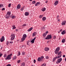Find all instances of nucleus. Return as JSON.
Returning a JSON list of instances; mask_svg holds the SVG:
<instances>
[{
	"instance_id": "nucleus-18",
	"label": "nucleus",
	"mask_w": 66,
	"mask_h": 66,
	"mask_svg": "<svg viewBox=\"0 0 66 66\" xmlns=\"http://www.w3.org/2000/svg\"><path fill=\"white\" fill-rule=\"evenodd\" d=\"M25 16H28L29 15V13L26 12L25 13Z\"/></svg>"
},
{
	"instance_id": "nucleus-9",
	"label": "nucleus",
	"mask_w": 66,
	"mask_h": 66,
	"mask_svg": "<svg viewBox=\"0 0 66 66\" xmlns=\"http://www.w3.org/2000/svg\"><path fill=\"white\" fill-rule=\"evenodd\" d=\"M66 21L65 20L64 21H63L62 22V23L61 24L62 26H63V25H65V24H66Z\"/></svg>"
},
{
	"instance_id": "nucleus-34",
	"label": "nucleus",
	"mask_w": 66,
	"mask_h": 66,
	"mask_svg": "<svg viewBox=\"0 0 66 66\" xmlns=\"http://www.w3.org/2000/svg\"><path fill=\"white\" fill-rule=\"evenodd\" d=\"M11 4H9L8 6V7H11Z\"/></svg>"
},
{
	"instance_id": "nucleus-38",
	"label": "nucleus",
	"mask_w": 66,
	"mask_h": 66,
	"mask_svg": "<svg viewBox=\"0 0 66 66\" xmlns=\"http://www.w3.org/2000/svg\"><path fill=\"white\" fill-rule=\"evenodd\" d=\"M39 17L40 18H42V17H43V15H40V16H39Z\"/></svg>"
},
{
	"instance_id": "nucleus-47",
	"label": "nucleus",
	"mask_w": 66,
	"mask_h": 66,
	"mask_svg": "<svg viewBox=\"0 0 66 66\" xmlns=\"http://www.w3.org/2000/svg\"><path fill=\"white\" fill-rule=\"evenodd\" d=\"M12 27L13 28L14 27H15V25H13L12 26Z\"/></svg>"
},
{
	"instance_id": "nucleus-43",
	"label": "nucleus",
	"mask_w": 66,
	"mask_h": 66,
	"mask_svg": "<svg viewBox=\"0 0 66 66\" xmlns=\"http://www.w3.org/2000/svg\"><path fill=\"white\" fill-rule=\"evenodd\" d=\"M16 27H13L12 29L13 30H14V29H16Z\"/></svg>"
},
{
	"instance_id": "nucleus-3",
	"label": "nucleus",
	"mask_w": 66,
	"mask_h": 66,
	"mask_svg": "<svg viewBox=\"0 0 66 66\" xmlns=\"http://www.w3.org/2000/svg\"><path fill=\"white\" fill-rule=\"evenodd\" d=\"M27 36L26 34H24L23 35L21 39L22 42H23L25 40V39L27 38Z\"/></svg>"
},
{
	"instance_id": "nucleus-26",
	"label": "nucleus",
	"mask_w": 66,
	"mask_h": 66,
	"mask_svg": "<svg viewBox=\"0 0 66 66\" xmlns=\"http://www.w3.org/2000/svg\"><path fill=\"white\" fill-rule=\"evenodd\" d=\"M16 56H14V57H13V59L14 60H16Z\"/></svg>"
},
{
	"instance_id": "nucleus-22",
	"label": "nucleus",
	"mask_w": 66,
	"mask_h": 66,
	"mask_svg": "<svg viewBox=\"0 0 66 66\" xmlns=\"http://www.w3.org/2000/svg\"><path fill=\"white\" fill-rule=\"evenodd\" d=\"M46 20V17H43L42 18V20L43 21H45Z\"/></svg>"
},
{
	"instance_id": "nucleus-6",
	"label": "nucleus",
	"mask_w": 66,
	"mask_h": 66,
	"mask_svg": "<svg viewBox=\"0 0 66 66\" xmlns=\"http://www.w3.org/2000/svg\"><path fill=\"white\" fill-rule=\"evenodd\" d=\"M11 39V40H14L15 38V35L14 34H12L11 35V36H10Z\"/></svg>"
},
{
	"instance_id": "nucleus-23",
	"label": "nucleus",
	"mask_w": 66,
	"mask_h": 66,
	"mask_svg": "<svg viewBox=\"0 0 66 66\" xmlns=\"http://www.w3.org/2000/svg\"><path fill=\"white\" fill-rule=\"evenodd\" d=\"M62 34L63 35L64 34H65V30H63L62 32H61Z\"/></svg>"
},
{
	"instance_id": "nucleus-44",
	"label": "nucleus",
	"mask_w": 66,
	"mask_h": 66,
	"mask_svg": "<svg viewBox=\"0 0 66 66\" xmlns=\"http://www.w3.org/2000/svg\"><path fill=\"white\" fill-rule=\"evenodd\" d=\"M18 53H19V55H20V52H18Z\"/></svg>"
},
{
	"instance_id": "nucleus-42",
	"label": "nucleus",
	"mask_w": 66,
	"mask_h": 66,
	"mask_svg": "<svg viewBox=\"0 0 66 66\" xmlns=\"http://www.w3.org/2000/svg\"><path fill=\"white\" fill-rule=\"evenodd\" d=\"M6 66H11V64H9L7 65Z\"/></svg>"
},
{
	"instance_id": "nucleus-58",
	"label": "nucleus",
	"mask_w": 66,
	"mask_h": 66,
	"mask_svg": "<svg viewBox=\"0 0 66 66\" xmlns=\"http://www.w3.org/2000/svg\"><path fill=\"white\" fill-rule=\"evenodd\" d=\"M47 2H48V1H46V3H47Z\"/></svg>"
},
{
	"instance_id": "nucleus-8",
	"label": "nucleus",
	"mask_w": 66,
	"mask_h": 66,
	"mask_svg": "<svg viewBox=\"0 0 66 66\" xmlns=\"http://www.w3.org/2000/svg\"><path fill=\"white\" fill-rule=\"evenodd\" d=\"M4 40H5L4 37V36H2L1 38L0 39L1 42H4Z\"/></svg>"
},
{
	"instance_id": "nucleus-51",
	"label": "nucleus",
	"mask_w": 66,
	"mask_h": 66,
	"mask_svg": "<svg viewBox=\"0 0 66 66\" xmlns=\"http://www.w3.org/2000/svg\"><path fill=\"white\" fill-rule=\"evenodd\" d=\"M26 26V24H24L23 25V27H25V26Z\"/></svg>"
},
{
	"instance_id": "nucleus-24",
	"label": "nucleus",
	"mask_w": 66,
	"mask_h": 66,
	"mask_svg": "<svg viewBox=\"0 0 66 66\" xmlns=\"http://www.w3.org/2000/svg\"><path fill=\"white\" fill-rule=\"evenodd\" d=\"M40 58L41 59V60L42 61L43 59H44V57L43 56H42L41 57H40Z\"/></svg>"
},
{
	"instance_id": "nucleus-2",
	"label": "nucleus",
	"mask_w": 66,
	"mask_h": 66,
	"mask_svg": "<svg viewBox=\"0 0 66 66\" xmlns=\"http://www.w3.org/2000/svg\"><path fill=\"white\" fill-rule=\"evenodd\" d=\"M11 12L9 11L8 12L6 15L5 16V17L6 18V19H9L10 17V15H11Z\"/></svg>"
},
{
	"instance_id": "nucleus-45",
	"label": "nucleus",
	"mask_w": 66,
	"mask_h": 66,
	"mask_svg": "<svg viewBox=\"0 0 66 66\" xmlns=\"http://www.w3.org/2000/svg\"><path fill=\"white\" fill-rule=\"evenodd\" d=\"M41 30H43V29H44V27H41Z\"/></svg>"
},
{
	"instance_id": "nucleus-20",
	"label": "nucleus",
	"mask_w": 66,
	"mask_h": 66,
	"mask_svg": "<svg viewBox=\"0 0 66 66\" xmlns=\"http://www.w3.org/2000/svg\"><path fill=\"white\" fill-rule=\"evenodd\" d=\"M65 39H63L62 41V43H65Z\"/></svg>"
},
{
	"instance_id": "nucleus-62",
	"label": "nucleus",
	"mask_w": 66,
	"mask_h": 66,
	"mask_svg": "<svg viewBox=\"0 0 66 66\" xmlns=\"http://www.w3.org/2000/svg\"><path fill=\"white\" fill-rule=\"evenodd\" d=\"M31 66H34V65H31Z\"/></svg>"
},
{
	"instance_id": "nucleus-15",
	"label": "nucleus",
	"mask_w": 66,
	"mask_h": 66,
	"mask_svg": "<svg viewBox=\"0 0 66 66\" xmlns=\"http://www.w3.org/2000/svg\"><path fill=\"white\" fill-rule=\"evenodd\" d=\"M40 2H37V3H36V4H35V6H37L38 5V4H40Z\"/></svg>"
},
{
	"instance_id": "nucleus-4",
	"label": "nucleus",
	"mask_w": 66,
	"mask_h": 66,
	"mask_svg": "<svg viewBox=\"0 0 66 66\" xmlns=\"http://www.w3.org/2000/svg\"><path fill=\"white\" fill-rule=\"evenodd\" d=\"M12 55V54H10L8 55L6 57V58L5 59L6 60H11V55Z\"/></svg>"
},
{
	"instance_id": "nucleus-33",
	"label": "nucleus",
	"mask_w": 66,
	"mask_h": 66,
	"mask_svg": "<svg viewBox=\"0 0 66 66\" xmlns=\"http://www.w3.org/2000/svg\"><path fill=\"white\" fill-rule=\"evenodd\" d=\"M6 45L7 46H8L9 45V42L7 41L6 42Z\"/></svg>"
},
{
	"instance_id": "nucleus-56",
	"label": "nucleus",
	"mask_w": 66,
	"mask_h": 66,
	"mask_svg": "<svg viewBox=\"0 0 66 66\" xmlns=\"http://www.w3.org/2000/svg\"><path fill=\"white\" fill-rule=\"evenodd\" d=\"M65 61L66 62V58L65 59Z\"/></svg>"
},
{
	"instance_id": "nucleus-52",
	"label": "nucleus",
	"mask_w": 66,
	"mask_h": 66,
	"mask_svg": "<svg viewBox=\"0 0 66 66\" xmlns=\"http://www.w3.org/2000/svg\"><path fill=\"white\" fill-rule=\"evenodd\" d=\"M63 57H65V55H63Z\"/></svg>"
},
{
	"instance_id": "nucleus-31",
	"label": "nucleus",
	"mask_w": 66,
	"mask_h": 66,
	"mask_svg": "<svg viewBox=\"0 0 66 66\" xmlns=\"http://www.w3.org/2000/svg\"><path fill=\"white\" fill-rule=\"evenodd\" d=\"M56 36H54L53 37V39H56Z\"/></svg>"
},
{
	"instance_id": "nucleus-55",
	"label": "nucleus",
	"mask_w": 66,
	"mask_h": 66,
	"mask_svg": "<svg viewBox=\"0 0 66 66\" xmlns=\"http://www.w3.org/2000/svg\"><path fill=\"white\" fill-rule=\"evenodd\" d=\"M62 29H61L60 30V32H61V31H62Z\"/></svg>"
},
{
	"instance_id": "nucleus-11",
	"label": "nucleus",
	"mask_w": 66,
	"mask_h": 66,
	"mask_svg": "<svg viewBox=\"0 0 66 66\" xmlns=\"http://www.w3.org/2000/svg\"><path fill=\"white\" fill-rule=\"evenodd\" d=\"M35 39H36V37H35L34 39H33L31 41V43H34V40H35Z\"/></svg>"
},
{
	"instance_id": "nucleus-61",
	"label": "nucleus",
	"mask_w": 66,
	"mask_h": 66,
	"mask_svg": "<svg viewBox=\"0 0 66 66\" xmlns=\"http://www.w3.org/2000/svg\"><path fill=\"white\" fill-rule=\"evenodd\" d=\"M29 44L28 43H27V45H29V44Z\"/></svg>"
},
{
	"instance_id": "nucleus-17",
	"label": "nucleus",
	"mask_w": 66,
	"mask_h": 66,
	"mask_svg": "<svg viewBox=\"0 0 66 66\" xmlns=\"http://www.w3.org/2000/svg\"><path fill=\"white\" fill-rule=\"evenodd\" d=\"M42 10L43 11V12H44L46 11V8L45 7H44L42 9Z\"/></svg>"
},
{
	"instance_id": "nucleus-48",
	"label": "nucleus",
	"mask_w": 66,
	"mask_h": 66,
	"mask_svg": "<svg viewBox=\"0 0 66 66\" xmlns=\"http://www.w3.org/2000/svg\"><path fill=\"white\" fill-rule=\"evenodd\" d=\"M36 62V61H35V60H34V63H35Z\"/></svg>"
},
{
	"instance_id": "nucleus-41",
	"label": "nucleus",
	"mask_w": 66,
	"mask_h": 66,
	"mask_svg": "<svg viewBox=\"0 0 66 66\" xmlns=\"http://www.w3.org/2000/svg\"><path fill=\"white\" fill-rule=\"evenodd\" d=\"M20 60H19L17 61L18 63H20Z\"/></svg>"
},
{
	"instance_id": "nucleus-49",
	"label": "nucleus",
	"mask_w": 66,
	"mask_h": 66,
	"mask_svg": "<svg viewBox=\"0 0 66 66\" xmlns=\"http://www.w3.org/2000/svg\"><path fill=\"white\" fill-rule=\"evenodd\" d=\"M13 41H11L10 42V44L11 43H12V44H13Z\"/></svg>"
},
{
	"instance_id": "nucleus-53",
	"label": "nucleus",
	"mask_w": 66,
	"mask_h": 66,
	"mask_svg": "<svg viewBox=\"0 0 66 66\" xmlns=\"http://www.w3.org/2000/svg\"><path fill=\"white\" fill-rule=\"evenodd\" d=\"M58 17H59V15L57 16L56 17L57 18Z\"/></svg>"
},
{
	"instance_id": "nucleus-35",
	"label": "nucleus",
	"mask_w": 66,
	"mask_h": 66,
	"mask_svg": "<svg viewBox=\"0 0 66 66\" xmlns=\"http://www.w3.org/2000/svg\"><path fill=\"white\" fill-rule=\"evenodd\" d=\"M25 52H22V54H23V55H24L25 54Z\"/></svg>"
},
{
	"instance_id": "nucleus-63",
	"label": "nucleus",
	"mask_w": 66,
	"mask_h": 66,
	"mask_svg": "<svg viewBox=\"0 0 66 66\" xmlns=\"http://www.w3.org/2000/svg\"><path fill=\"white\" fill-rule=\"evenodd\" d=\"M0 46H1V45H0Z\"/></svg>"
},
{
	"instance_id": "nucleus-60",
	"label": "nucleus",
	"mask_w": 66,
	"mask_h": 66,
	"mask_svg": "<svg viewBox=\"0 0 66 66\" xmlns=\"http://www.w3.org/2000/svg\"><path fill=\"white\" fill-rule=\"evenodd\" d=\"M32 0H29L30 1H32Z\"/></svg>"
},
{
	"instance_id": "nucleus-1",
	"label": "nucleus",
	"mask_w": 66,
	"mask_h": 66,
	"mask_svg": "<svg viewBox=\"0 0 66 66\" xmlns=\"http://www.w3.org/2000/svg\"><path fill=\"white\" fill-rule=\"evenodd\" d=\"M60 47H58L56 49L55 51V54H57V55H60V56L61 55V56H62V54H61L62 52L60 51L59 52V51L60 50Z\"/></svg>"
},
{
	"instance_id": "nucleus-5",
	"label": "nucleus",
	"mask_w": 66,
	"mask_h": 66,
	"mask_svg": "<svg viewBox=\"0 0 66 66\" xmlns=\"http://www.w3.org/2000/svg\"><path fill=\"white\" fill-rule=\"evenodd\" d=\"M52 37V35H47L46 37L45 38V39H51Z\"/></svg>"
},
{
	"instance_id": "nucleus-29",
	"label": "nucleus",
	"mask_w": 66,
	"mask_h": 66,
	"mask_svg": "<svg viewBox=\"0 0 66 66\" xmlns=\"http://www.w3.org/2000/svg\"><path fill=\"white\" fill-rule=\"evenodd\" d=\"M21 66H24V63H21Z\"/></svg>"
},
{
	"instance_id": "nucleus-39",
	"label": "nucleus",
	"mask_w": 66,
	"mask_h": 66,
	"mask_svg": "<svg viewBox=\"0 0 66 66\" xmlns=\"http://www.w3.org/2000/svg\"><path fill=\"white\" fill-rule=\"evenodd\" d=\"M6 56H6V55H4V58H6Z\"/></svg>"
},
{
	"instance_id": "nucleus-16",
	"label": "nucleus",
	"mask_w": 66,
	"mask_h": 66,
	"mask_svg": "<svg viewBox=\"0 0 66 66\" xmlns=\"http://www.w3.org/2000/svg\"><path fill=\"white\" fill-rule=\"evenodd\" d=\"M59 2H58V1H56L55 2L54 4L55 5H57V4H58V3Z\"/></svg>"
},
{
	"instance_id": "nucleus-21",
	"label": "nucleus",
	"mask_w": 66,
	"mask_h": 66,
	"mask_svg": "<svg viewBox=\"0 0 66 66\" xmlns=\"http://www.w3.org/2000/svg\"><path fill=\"white\" fill-rule=\"evenodd\" d=\"M36 32H34V33L32 34V36L33 37L35 36V35H36Z\"/></svg>"
},
{
	"instance_id": "nucleus-36",
	"label": "nucleus",
	"mask_w": 66,
	"mask_h": 66,
	"mask_svg": "<svg viewBox=\"0 0 66 66\" xmlns=\"http://www.w3.org/2000/svg\"><path fill=\"white\" fill-rule=\"evenodd\" d=\"M56 59V58L55 57L53 59V61H55V59Z\"/></svg>"
},
{
	"instance_id": "nucleus-40",
	"label": "nucleus",
	"mask_w": 66,
	"mask_h": 66,
	"mask_svg": "<svg viewBox=\"0 0 66 66\" xmlns=\"http://www.w3.org/2000/svg\"><path fill=\"white\" fill-rule=\"evenodd\" d=\"M42 66H46V64L43 63L42 65Z\"/></svg>"
},
{
	"instance_id": "nucleus-54",
	"label": "nucleus",
	"mask_w": 66,
	"mask_h": 66,
	"mask_svg": "<svg viewBox=\"0 0 66 66\" xmlns=\"http://www.w3.org/2000/svg\"><path fill=\"white\" fill-rule=\"evenodd\" d=\"M44 29H45L46 28V27H45V26L43 27Z\"/></svg>"
},
{
	"instance_id": "nucleus-13",
	"label": "nucleus",
	"mask_w": 66,
	"mask_h": 66,
	"mask_svg": "<svg viewBox=\"0 0 66 66\" xmlns=\"http://www.w3.org/2000/svg\"><path fill=\"white\" fill-rule=\"evenodd\" d=\"M32 29H33V28L31 27L28 29V32H30V31H31Z\"/></svg>"
},
{
	"instance_id": "nucleus-59",
	"label": "nucleus",
	"mask_w": 66,
	"mask_h": 66,
	"mask_svg": "<svg viewBox=\"0 0 66 66\" xmlns=\"http://www.w3.org/2000/svg\"><path fill=\"white\" fill-rule=\"evenodd\" d=\"M58 21H60V20L59 19H58Z\"/></svg>"
},
{
	"instance_id": "nucleus-7",
	"label": "nucleus",
	"mask_w": 66,
	"mask_h": 66,
	"mask_svg": "<svg viewBox=\"0 0 66 66\" xmlns=\"http://www.w3.org/2000/svg\"><path fill=\"white\" fill-rule=\"evenodd\" d=\"M62 58H60L58 59L57 60V62H56V64H59V63H60V62L62 61Z\"/></svg>"
},
{
	"instance_id": "nucleus-30",
	"label": "nucleus",
	"mask_w": 66,
	"mask_h": 66,
	"mask_svg": "<svg viewBox=\"0 0 66 66\" xmlns=\"http://www.w3.org/2000/svg\"><path fill=\"white\" fill-rule=\"evenodd\" d=\"M33 4H35L36 3V2L35 1H33L32 2Z\"/></svg>"
},
{
	"instance_id": "nucleus-19",
	"label": "nucleus",
	"mask_w": 66,
	"mask_h": 66,
	"mask_svg": "<svg viewBox=\"0 0 66 66\" xmlns=\"http://www.w3.org/2000/svg\"><path fill=\"white\" fill-rule=\"evenodd\" d=\"M61 57V55L59 56H57L56 57H55V58L56 59H59V58H60V57Z\"/></svg>"
},
{
	"instance_id": "nucleus-28",
	"label": "nucleus",
	"mask_w": 66,
	"mask_h": 66,
	"mask_svg": "<svg viewBox=\"0 0 66 66\" xmlns=\"http://www.w3.org/2000/svg\"><path fill=\"white\" fill-rule=\"evenodd\" d=\"M23 10H24V7H23L21 8V11H23Z\"/></svg>"
},
{
	"instance_id": "nucleus-37",
	"label": "nucleus",
	"mask_w": 66,
	"mask_h": 66,
	"mask_svg": "<svg viewBox=\"0 0 66 66\" xmlns=\"http://www.w3.org/2000/svg\"><path fill=\"white\" fill-rule=\"evenodd\" d=\"M3 4H0V7H1V6L2 7H3Z\"/></svg>"
},
{
	"instance_id": "nucleus-14",
	"label": "nucleus",
	"mask_w": 66,
	"mask_h": 66,
	"mask_svg": "<svg viewBox=\"0 0 66 66\" xmlns=\"http://www.w3.org/2000/svg\"><path fill=\"white\" fill-rule=\"evenodd\" d=\"M37 60L38 61V62H41V61H42V60L40 59V57H39V58H38L37 59Z\"/></svg>"
},
{
	"instance_id": "nucleus-57",
	"label": "nucleus",
	"mask_w": 66,
	"mask_h": 66,
	"mask_svg": "<svg viewBox=\"0 0 66 66\" xmlns=\"http://www.w3.org/2000/svg\"><path fill=\"white\" fill-rule=\"evenodd\" d=\"M15 31H18V29H15Z\"/></svg>"
},
{
	"instance_id": "nucleus-46",
	"label": "nucleus",
	"mask_w": 66,
	"mask_h": 66,
	"mask_svg": "<svg viewBox=\"0 0 66 66\" xmlns=\"http://www.w3.org/2000/svg\"><path fill=\"white\" fill-rule=\"evenodd\" d=\"M2 10V11H4V10H5V8H3Z\"/></svg>"
},
{
	"instance_id": "nucleus-10",
	"label": "nucleus",
	"mask_w": 66,
	"mask_h": 66,
	"mask_svg": "<svg viewBox=\"0 0 66 66\" xmlns=\"http://www.w3.org/2000/svg\"><path fill=\"white\" fill-rule=\"evenodd\" d=\"M17 7L18 9H19L20 7H21V6H20V4H19L18 5Z\"/></svg>"
},
{
	"instance_id": "nucleus-12",
	"label": "nucleus",
	"mask_w": 66,
	"mask_h": 66,
	"mask_svg": "<svg viewBox=\"0 0 66 66\" xmlns=\"http://www.w3.org/2000/svg\"><path fill=\"white\" fill-rule=\"evenodd\" d=\"M49 50V48L48 47H46L45 48V51H48Z\"/></svg>"
},
{
	"instance_id": "nucleus-32",
	"label": "nucleus",
	"mask_w": 66,
	"mask_h": 66,
	"mask_svg": "<svg viewBox=\"0 0 66 66\" xmlns=\"http://www.w3.org/2000/svg\"><path fill=\"white\" fill-rule=\"evenodd\" d=\"M45 58L46 59H48L49 58V57L48 56H45Z\"/></svg>"
},
{
	"instance_id": "nucleus-27",
	"label": "nucleus",
	"mask_w": 66,
	"mask_h": 66,
	"mask_svg": "<svg viewBox=\"0 0 66 66\" xmlns=\"http://www.w3.org/2000/svg\"><path fill=\"white\" fill-rule=\"evenodd\" d=\"M46 35H47V34L45 33L43 34V36H44V37H45L46 36Z\"/></svg>"
},
{
	"instance_id": "nucleus-50",
	"label": "nucleus",
	"mask_w": 66,
	"mask_h": 66,
	"mask_svg": "<svg viewBox=\"0 0 66 66\" xmlns=\"http://www.w3.org/2000/svg\"><path fill=\"white\" fill-rule=\"evenodd\" d=\"M48 33V31H46V32L45 33H46V34H47V33Z\"/></svg>"
},
{
	"instance_id": "nucleus-25",
	"label": "nucleus",
	"mask_w": 66,
	"mask_h": 66,
	"mask_svg": "<svg viewBox=\"0 0 66 66\" xmlns=\"http://www.w3.org/2000/svg\"><path fill=\"white\" fill-rule=\"evenodd\" d=\"M16 18V16H13L11 17V18H12V19H14V18Z\"/></svg>"
}]
</instances>
